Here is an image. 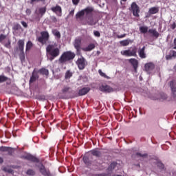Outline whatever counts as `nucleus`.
<instances>
[{
    "mask_svg": "<svg viewBox=\"0 0 176 176\" xmlns=\"http://www.w3.org/2000/svg\"><path fill=\"white\" fill-rule=\"evenodd\" d=\"M99 90L100 91H102L103 93H111V91H113V89L109 85H101L99 87Z\"/></svg>",
    "mask_w": 176,
    "mask_h": 176,
    "instance_id": "nucleus-15",
    "label": "nucleus"
},
{
    "mask_svg": "<svg viewBox=\"0 0 176 176\" xmlns=\"http://www.w3.org/2000/svg\"><path fill=\"white\" fill-rule=\"evenodd\" d=\"M153 100H155V101H164V100H167V95L164 93L159 94Z\"/></svg>",
    "mask_w": 176,
    "mask_h": 176,
    "instance_id": "nucleus-18",
    "label": "nucleus"
},
{
    "mask_svg": "<svg viewBox=\"0 0 176 176\" xmlns=\"http://www.w3.org/2000/svg\"><path fill=\"white\" fill-rule=\"evenodd\" d=\"M46 10H47L46 7H41V8H39L38 10L35 11V14L38 15V16L36 17V21H41V19H42L45 13H46Z\"/></svg>",
    "mask_w": 176,
    "mask_h": 176,
    "instance_id": "nucleus-10",
    "label": "nucleus"
},
{
    "mask_svg": "<svg viewBox=\"0 0 176 176\" xmlns=\"http://www.w3.org/2000/svg\"><path fill=\"white\" fill-rule=\"evenodd\" d=\"M173 49H175L176 50V38L173 40Z\"/></svg>",
    "mask_w": 176,
    "mask_h": 176,
    "instance_id": "nucleus-52",
    "label": "nucleus"
},
{
    "mask_svg": "<svg viewBox=\"0 0 176 176\" xmlns=\"http://www.w3.org/2000/svg\"><path fill=\"white\" fill-rule=\"evenodd\" d=\"M98 74L100 75V76H102L103 78H105L106 79H109V77L105 74V73L102 72L101 69L98 70Z\"/></svg>",
    "mask_w": 176,
    "mask_h": 176,
    "instance_id": "nucleus-35",
    "label": "nucleus"
},
{
    "mask_svg": "<svg viewBox=\"0 0 176 176\" xmlns=\"http://www.w3.org/2000/svg\"><path fill=\"white\" fill-rule=\"evenodd\" d=\"M138 54L140 58H146V54H145V46L139 50Z\"/></svg>",
    "mask_w": 176,
    "mask_h": 176,
    "instance_id": "nucleus-22",
    "label": "nucleus"
},
{
    "mask_svg": "<svg viewBox=\"0 0 176 176\" xmlns=\"http://www.w3.org/2000/svg\"><path fill=\"white\" fill-rule=\"evenodd\" d=\"M74 47L76 50L77 56H82V38L80 37L75 39L74 42Z\"/></svg>",
    "mask_w": 176,
    "mask_h": 176,
    "instance_id": "nucleus-8",
    "label": "nucleus"
},
{
    "mask_svg": "<svg viewBox=\"0 0 176 176\" xmlns=\"http://www.w3.org/2000/svg\"><path fill=\"white\" fill-rule=\"evenodd\" d=\"M90 91V87H83L78 90V96H86Z\"/></svg>",
    "mask_w": 176,
    "mask_h": 176,
    "instance_id": "nucleus-21",
    "label": "nucleus"
},
{
    "mask_svg": "<svg viewBox=\"0 0 176 176\" xmlns=\"http://www.w3.org/2000/svg\"><path fill=\"white\" fill-rule=\"evenodd\" d=\"M140 31L142 34H146V32H148V27L141 26L140 27Z\"/></svg>",
    "mask_w": 176,
    "mask_h": 176,
    "instance_id": "nucleus-32",
    "label": "nucleus"
},
{
    "mask_svg": "<svg viewBox=\"0 0 176 176\" xmlns=\"http://www.w3.org/2000/svg\"><path fill=\"white\" fill-rule=\"evenodd\" d=\"M116 162H111L107 168L108 171H113L115 167H116Z\"/></svg>",
    "mask_w": 176,
    "mask_h": 176,
    "instance_id": "nucleus-30",
    "label": "nucleus"
},
{
    "mask_svg": "<svg viewBox=\"0 0 176 176\" xmlns=\"http://www.w3.org/2000/svg\"><path fill=\"white\" fill-rule=\"evenodd\" d=\"M148 33L151 34V35H153V36H154V38H157L160 35V34H159V32H157V30H156V29H149Z\"/></svg>",
    "mask_w": 176,
    "mask_h": 176,
    "instance_id": "nucleus-24",
    "label": "nucleus"
},
{
    "mask_svg": "<svg viewBox=\"0 0 176 176\" xmlns=\"http://www.w3.org/2000/svg\"><path fill=\"white\" fill-rule=\"evenodd\" d=\"M4 39H6V36L3 34L0 35V42H2V41H4Z\"/></svg>",
    "mask_w": 176,
    "mask_h": 176,
    "instance_id": "nucleus-49",
    "label": "nucleus"
},
{
    "mask_svg": "<svg viewBox=\"0 0 176 176\" xmlns=\"http://www.w3.org/2000/svg\"><path fill=\"white\" fill-rule=\"evenodd\" d=\"M95 48L96 45L94 43H91L87 47L82 48V50H83V52H91V50Z\"/></svg>",
    "mask_w": 176,
    "mask_h": 176,
    "instance_id": "nucleus-25",
    "label": "nucleus"
},
{
    "mask_svg": "<svg viewBox=\"0 0 176 176\" xmlns=\"http://www.w3.org/2000/svg\"><path fill=\"white\" fill-rule=\"evenodd\" d=\"M73 73L71 70H67L65 74V79H71L72 78Z\"/></svg>",
    "mask_w": 176,
    "mask_h": 176,
    "instance_id": "nucleus-29",
    "label": "nucleus"
},
{
    "mask_svg": "<svg viewBox=\"0 0 176 176\" xmlns=\"http://www.w3.org/2000/svg\"><path fill=\"white\" fill-rule=\"evenodd\" d=\"M131 10L133 13V15L135 17H140V6L137 5V3L133 2L131 6Z\"/></svg>",
    "mask_w": 176,
    "mask_h": 176,
    "instance_id": "nucleus-9",
    "label": "nucleus"
},
{
    "mask_svg": "<svg viewBox=\"0 0 176 176\" xmlns=\"http://www.w3.org/2000/svg\"><path fill=\"white\" fill-rule=\"evenodd\" d=\"M7 152H8L10 156H12V155H13V148L8 147V151H7Z\"/></svg>",
    "mask_w": 176,
    "mask_h": 176,
    "instance_id": "nucleus-45",
    "label": "nucleus"
},
{
    "mask_svg": "<svg viewBox=\"0 0 176 176\" xmlns=\"http://www.w3.org/2000/svg\"><path fill=\"white\" fill-rule=\"evenodd\" d=\"M137 50H138V49L135 46L133 47H131L129 50L122 51L121 54L126 57H137Z\"/></svg>",
    "mask_w": 176,
    "mask_h": 176,
    "instance_id": "nucleus-5",
    "label": "nucleus"
},
{
    "mask_svg": "<svg viewBox=\"0 0 176 176\" xmlns=\"http://www.w3.org/2000/svg\"><path fill=\"white\" fill-rule=\"evenodd\" d=\"M144 69L146 72L149 74L151 73V71H153V69H155V65L153 63H146L144 65Z\"/></svg>",
    "mask_w": 176,
    "mask_h": 176,
    "instance_id": "nucleus-16",
    "label": "nucleus"
},
{
    "mask_svg": "<svg viewBox=\"0 0 176 176\" xmlns=\"http://www.w3.org/2000/svg\"><path fill=\"white\" fill-rule=\"evenodd\" d=\"M52 34L54 35V36H56L58 39H60V38H61V34L57 30H52Z\"/></svg>",
    "mask_w": 176,
    "mask_h": 176,
    "instance_id": "nucleus-31",
    "label": "nucleus"
},
{
    "mask_svg": "<svg viewBox=\"0 0 176 176\" xmlns=\"http://www.w3.org/2000/svg\"><path fill=\"white\" fill-rule=\"evenodd\" d=\"M33 45L32 42L31 41H28L26 44V50H31Z\"/></svg>",
    "mask_w": 176,
    "mask_h": 176,
    "instance_id": "nucleus-33",
    "label": "nucleus"
},
{
    "mask_svg": "<svg viewBox=\"0 0 176 176\" xmlns=\"http://www.w3.org/2000/svg\"><path fill=\"white\" fill-rule=\"evenodd\" d=\"M20 28H21V26L19 23L14 25V30H20Z\"/></svg>",
    "mask_w": 176,
    "mask_h": 176,
    "instance_id": "nucleus-46",
    "label": "nucleus"
},
{
    "mask_svg": "<svg viewBox=\"0 0 176 176\" xmlns=\"http://www.w3.org/2000/svg\"><path fill=\"white\" fill-rule=\"evenodd\" d=\"M90 153L93 155V156H96V157H101V153L100 151H98V149L95 148L93 150L90 151Z\"/></svg>",
    "mask_w": 176,
    "mask_h": 176,
    "instance_id": "nucleus-23",
    "label": "nucleus"
},
{
    "mask_svg": "<svg viewBox=\"0 0 176 176\" xmlns=\"http://www.w3.org/2000/svg\"><path fill=\"white\" fill-rule=\"evenodd\" d=\"M93 12H94L93 7H87L76 13V19L80 20L83 25H87V24L88 25H96L97 21L93 18Z\"/></svg>",
    "mask_w": 176,
    "mask_h": 176,
    "instance_id": "nucleus-1",
    "label": "nucleus"
},
{
    "mask_svg": "<svg viewBox=\"0 0 176 176\" xmlns=\"http://www.w3.org/2000/svg\"><path fill=\"white\" fill-rule=\"evenodd\" d=\"M39 74L41 75H45V76H49V70L45 67H43L38 70Z\"/></svg>",
    "mask_w": 176,
    "mask_h": 176,
    "instance_id": "nucleus-28",
    "label": "nucleus"
},
{
    "mask_svg": "<svg viewBox=\"0 0 176 176\" xmlns=\"http://www.w3.org/2000/svg\"><path fill=\"white\" fill-rule=\"evenodd\" d=\"M72 90L70 87L64 86L61 91L58 94L59 98L67 99L68 98V94H71Z\"/></svg>",
    "mask_w": 176,
    "mask_h": 176,
    "instance_id": "nucleus-6",
    "label": "nucleus"
},
{
    "mask_svg": "<svg viewBox=\"0 0 176 176\" xmlns=\"http://www.w3.org/2000/svg\"><path fill=\"white\" fill-rule=\"evenodd\" d=\"M94 34L95 36H97V38H100V36H101V34H100V32L98 31H94Z\"/></svg>",
    "mask_w": 176,
    "mask_h": 176,
    "instance_id": "nucleus-44",
    "label": "nucleus"
},
{
    "mask_svg": "<svg viewBox=\"0 0 176 176\" xmlns=\"http://www.w3.org/2000/svg\"><path fill=\"white\" fill-rule=\"evenodd\" d=\"M129 63H130L133 66L135 72H137V69L138 68V60L135 58H131L129 59Z\"/></svg>",
    "mask_w": 176,
    "mask_h": 176,
    "instance_id": "nucleus-17",
    "label": "nucleus"
},
{
    "mask_svg": "<svg viewBox=\"0 0 176 176\" xmlns=\"http://www.w3.org/2000/svg\"><path fill=\"white\" fill-rule=\"evenodd\" d=\"M21 24H22L23 27H24V28H27V27H28V24H27V23L25 21H21Z\"/></svg>",
    "mask_w": 176,
    "mask_h": 176,
    "instance_id": "nucleus-48",
    "label": "nucleus"
},
{
    "mask_svg": "<svg viewBox=\"0 0 176 176\" xmlns=\"http://www.w3.org/2000/svg\"><path fill=\"white\" fill-rule=\"evenodd\" d=\"M8 148L9 147H7V146H1L0 147V151L1 152H8V151H9Z\"/></svg>",
    "mask_w": 176,
    "mask_h": 176,
    "instance_id": "nucleus-41",
    "label": "nucleus"
},
{
    "mask_svg": "<svg viewBox=\"0 0 176 176\" xmlns=\"http://www.w3.org/2000/svg\"><path fill=\"white\" fill-rule=\"evenodd\" d=\"M46 0H30V5H34L35 2H45Z\"/></svg>",
    "mask_w": 176,
    "mask_h": 176,
    "instance_id": "nucleus-42",
    "label": "nucleus"
},
{
    "mask_svg": "<svg viewBox=\"0 0 176 176\" xmlns=\"http://www.w3.org/2000/svg\"><path fill=\"white\" fill-rule=\"evenodd\" d=\"M76 54L72 51H66L62 54L58 59L59 64H65L68 61H71L75 58Z\"/></svg>",
    "mask_w": 176,
    "mask_h": 176,
    "instance_id": "nucleus-2",
    "label": "nucleus"
},
{
    "mask_svg": "<svg viewBox=\"0 0 176 176\" xmlns=\"http://www.w3.org/2000/svg\"><path fill=\"white\" fill-rule=\"evenodd\" d=\"M148 13L150 14H156L159 13V7H152L148 10Z\"/></svg>",
    "mask_w": 176,
    "mask_h": 176,
    "instance_id": "nucleus-26",
    "label": "nucleus"
},
{
    "mask_svg": "<svg viewBox=\"0 0 176 176\" xmlns=\"http://www.w3.org/2000/svg\"><path fill=\"white\" fill-rule=\"evenodd\" d=\"M170 28L172 30H175V28H176V23H175V22H173V23L170 25Z\"/></svg>",
    "mask_w": 176,
    "mask_h": 176,
    "instance_id": "nucleus-51",
    "label": "nucleus"
},
{
    "mask_svg": "<svg viewBox=\"0 0 176 176\" xmlns=\"http://www.w3.org/2000/svg\"><path fill=\"white\" fill-rule=\"evenodd\" d=\"M38 170H39L41 175L52 176V173H50V170L46 169V167H45L43 166V164H41V166L38 167Z\"/></svg>",
    "mask_w": 176,
    "mask_h": 176,
    "instance_id": "nucleus-13",
    "label": "nucleus"
},
{
    "mask_svg": "<svg viewBox=\"0 0 176 176\" xmlns=\"http://www.w3.org/2000/svg\"><path fill=\"white\" fill-rule=\"evenodd\" d=\"M157 167H159V168H160L161 170H163V168H164V164H163V163L162 162H158L157 164Z\"/></svg>",
    "mask_w": 176,
    "mask_h": 176,
    "instance_id": "nucleus-43",
    "label": "nucleus"
},
{
    "mask_svg": "<svg viewBox=\"0 0 176 176\" xmlns=\"http://www.w3.org/2000/svg\"><path fill=\"white\" fill-rule=\"evenodd\" d=\"M121 45L122 46H129L130 45V41L129 40H124L120 42Z\"/></svg>",
    "mask_w": 176,
    "mask_h": 176,
    "instance_id": "nucleus-36",
    "label": "nucleus"
},
{
    "mask_svg": "<svg viewBox=\"0 0 176 176\" xmlns=\"http://www.w3.org/2000/svg\"><path fill=\"white\" fill-rule=\"evenodd\" d=\"M50 38V35L49 34V32L47 31H43L41 32V36L37 38V41L39 42V43H41V45H43L47 43Z\"/></svg>",
    "mask_w": 176,
    "mask_h": 176,
    "instance_id": "nucleus-4",
    "label": "nucleus"
},
{
    "mask_svg": "<svg viewBox=\"0 0 176 176\" xmlns=\"http://www.w3.org/2000/svg\"><path fill=\"white\" fill-rule=\"evenodd\" d=\"M169 86L171 89L172 96L174 98H176V80H173L169 82Z\"/></svg>",
    "mask_w": 176,
    "mask_h": 176,
    "instance_id": "nucleus-14",
    "label": "nucleus"
},
{
    "mask_svg": "<svg viewBox=\"0 0 176 176\" xmlns=\"http://www.w3.org/2000/svg\"><path fill=\"white\" fill-rule=\"evenodd\" d=\"M52 21H54V23H57V18H56V16H53Z\"/></svg>",
    "mask_w": 176,
    "mask_h": 176,
    "instance_id": "nucleus-57",
    "label": "nucleus"
},
{
    "mask_svg": "<svg viewBox=\"0 0 176 176\" xmlns=\"http://www.w3.org/2000/svg\"><path fill=\"white\" fill-rule=\"evenodd\" d=\"M28 175L34 176L35 175V171L32 169H28L26 172Z\"/></svg>",
    "mask_w": 176,
    "mask_h": 176,
    "instance_id": "nucleus-38",
    "label": "nucleus"
},
{
    "mask_svg": "<svg viewBox=\"0 0 176 176\" xmlns=\"http://www.w3.org/2000/svg\"><path fill=\"white\" fill-rule=\"evenodd\" d=\"M36 79H39V76L38 75V73L34 70L29 82L30 83H34V82L36 81Z\"/></svg>",
    "mask_w": 176,
    "mask_h": 176,
    "instance_id": "nucleus-19",
    "label": "nucleus"
},
{
    "mask_svg": "<svg viewBox=\"0 0 176 176\" xmlns=\"http://www.w3.org/2000/svg\"><path fill=\"white\" fill-rule=\"evenodd\" d=\"M76 64L80 70H83L87 67V60L86 58L81 56L80 58H78L77 60L76 61Z\"/></svg>",
    "mask_w": 176,
    "mask_h": 176,
    "instance_id": "nucleus-7",
    "label": "nucleus"
},
{
    "mask_svg": "<svg viewBox=\"0 0 176 176\" xmlns=\"http://www.w3.org/2000/svg\"><path fill=\"white\" fill-rule=\"evenodd\" d=\"M0 163H3V159H2V157H0Z\"/></svg>",
    "mask_w": 176,
    "mask_h": 176,
    "instance_id": "nucleus-59",
    "label": "nucleus"
},
{
    "mask_svg": "<svg viewBox=\"0 0 176 176\" xmlns=\"http://www.w3.org/2000/svg\"><path fill=\"white\" fill-rule=\"evenodd\" d=\"M121 1H122V2H126L127 1V0H121Z\"/></svg>",
    "mask_w": 176,
    "mask_h": 176,
    "instance_id": "nucleus-60",
    "label": "nucleus"
},
{
    "mask_svg": "<svg viewBox=\"0 0 176 176\" xmlns=\"http://www.w3.org/2000/svg\"><path fill=\"white\" fill-rule=\"evenodd\" d=\"M6 80H9V78L3 75L0 76V83H3V82H6Z\"/></svg>",
    "mask_w": 176,
    "mask_h": 176,
    "instance_id": "nucleus-34",
    "label": "nucleus"
},
{
    "mask_svg": "<svg viewBox=\"0 0 176 176\" xmlns=\"http://www.w3.org/2000/svg\"><path fill=\"white\" fill-rule=\"evenodd\" d=\"M173 57H176V51H170Z\"/></svg>",
    "mask_w": 176,
    "mask_h": 176,
    "instance_id": "nucleus-54",
    "label": "nucleus"
},
{
    "mask_svg": "<svg viewBox=\"0 0 176 176\" xmlns=\"http://www.w3.org/2000/svg\"><path fill=\"white\" fill-rule=\"evenodd\" d=\"M82 162L86 164V166H91V164H93V161L90 160V155H85L82 157Z\"/></svg>",
    "mask_w": 176,
    "mask_h": 176,
    "instance_id": "nucleus-20",
    "label": "nucleus"
},
{
    "mask_svg": "<svg viewBox=\"0 0 176 176\" xmlns=\"http://www.w3.org/2000/svg\"><path fill=\"white\" fill-rule=\"evenodd\" d=\"M22 159H25L26 160H29L33 163H39V160L31 154H26L25 155H23Z\"/></svg>",
    "mask_w": 176,
    "mask_h": 176,
    "instance_id": "nucleus-12",
    "label": "nucleus"
},
{
    "mask_svg": "<svg viewBox=\"0 0 176 176\" xmlns=\"http://www.w3.org/2000/svg\"><path fill=\"white\" fill-rule=\"evenodd\" d=\"M79 1L80 0H72V2L74 5H78V3H79Z\"/></svg>",
    "mask_w": 176,
    "mask_h": 176,
    "instance_id": "nucleus-55",
    "label": "nucleus"
},
{
    "mask_svg": "<svg viewBox=\"0 0 176 176\" xmlns=\"http://www.w3.org/2000/svg\"><path fill=\"white\" fill-rule=\"evenodd\" d=\"M46 52L50 56H52L53 57H58L60 56V48L53 44H50L47 46Z\"/></svg>",
    "mask_w": 176,
    "mask_h": 176,
    "instance_id": "nucleus-3",
    "label": "nucleus"
},
{
    "mask_svg": "<svg viewBox=\"0 0 176 176\" xmlns=\"http://www.w3.org/2000/svg\"><path fill=\"white\" fill-rule=\"evenodd\" d=\"M18 47L20 52H24V40H19Z\"/></svg>",
    "mask_w": 176,
    "mask_h": 176,
    "instance_id": "nucleus-27",
    "label": "nucleus"
},
{
    "mask_svg": "<svg viewBox=\"0 0 176 176\" xmlns=\"http://www.w3.org/2000/svg\"><path fill=\"white\" fill-rule=\"evenodd\" d=\"M25 13H26V14H27L28 16H30V15L31 14V13H32L31 9L27 8V9H26V11H25Z\"/></svg>",
    "mask_w": 176,
    "mask_h": 176,
    "instance_id": "nucleus-47",
    "label": "nucleus"
},
{
    "mask_svg": "<svg viewBox=\"0 0 176 176\" xmlns=\"http://www.w3.org/2000/svg\"><path fill=\"white\" fill-rule=\"evenodd\" d=\"M136 156H138V157H148V154H141L140 153H136Z\"/></svg>",
    "mask_w": 176,
    "mask_h": 176,
    "instance_id": "nucleus-39",
    "label": "nucleus"
},
{
    "mask_svg": "<svg viewBox=\"0 0 176 176\" xmlns=\"http://www.w3.org/2000/svg\"><path fill=\"white\" fill-rule=\"evenodd\" d=\"M126 36V34H121V35H118L117 37L118 38H124Z\"/></svg>",
    "mask_w": 176,
    "mask_h": 176,
    "instance_id": "nucleus-53",
    "label": "nucleus"
},
{
    "mask_svg": "<svg viewBox=\"0 0 176 176\" xmlns=\"http://www.w3.org/2000/svg\"><path fill=\"white\" fill-rule=\"evenodd\" d=\"M54 58H56V57L51 56V57L50 58V60L53 61V60H54Z\"/></svg>",
    "mask_w": 176,
    "mask_h": 176,
    "instance_id": "nucleus-58",
    "label": "nucleus"
},
{
    "mask_svg": "<svg viewBox=\"0 0 176 176\" xmlns=\"http://www.w3.org/2000/svg\"><path fill=\"white\" fill-rule=\"evenodd\" d=\"M173 54H171V52H170V55H167L166 56V60H171V58H173Z\"/></svg>",
    "mask_w": 176,
    "mask_h": 176,
    "instance_id": "nucleus-50",
    "label": "nucleus"
},
{
    "mask_svg": "<svg viewBox=\"0 0 176 176\" xmlns=\"http://www.w3.org/2000/svg\"><path fill=\"white\" fill-rule=\"evenodd\" d=\"M74 14H75V10H72L69 14V16H74Z\"/></svg>",
    "mask_w": 176,
    "mask_h": 176,
    "instance_id": "nucleus-56",
    "label": "nucleus"
},
{
    "mask_svg": "<svg viewBox=\"0 0 176 176\" xmlns=\"http://www.w3.org/2000/svg\"><path fill=\"white\" fill-rule=\"evenodd\" d=\"M10 40H8L6 43H4V46L5 47H7V49H10L11 46H10Z\"/></svg>",
    "mask_w": 176,
    "mask_h": 176,
    "instance_id": "nucleus-40",
    "label": "nucleus"
},
{
    "mask_svg": "<svg viewBox=\"0 0 176 176\" xmlns=\"http://www.w3.org/2000/svg\"><path fill=\"white\" fill-rule=\"evenodd\" d=\"M19 58L22 63H23V61H24V60H25V56L24 55V51L21 52V53L19 54Z\"/></svg>",
    "mask_w": 176,
    "mask_h": 176,
    "instance_id": "nucleus-37",
    "label": "nucleus"
},
{
    "mask_svg": "<svg viewBox=\"0 0 176 176\" xmlns=\"http://www.w3.org/2000/svg\"><path fill=\"white\" fill-rule=\"evenodd\" d=\"M51 10L54 13H56V16H58V17H61L63 16V8H61V6L58 5L51 8Z\"/></svg>",
    "mask_w": 176,
    "mask_h": 176,
    "instance_id": "nucleus-11",
    "label": "nucleus"
}]
</instances>
